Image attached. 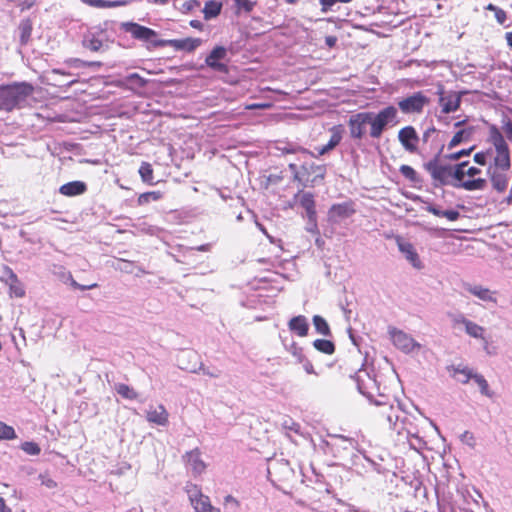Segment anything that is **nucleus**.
Returning <instances> with one entry per match:
<instances>
[{
    "mask_svg": "<svg viewBox=\"0 0 512 512\" xmlns=\"http://www.w3.org/2000/svg\"><path fill=\"white\" fill-rule=\"evenodd\" d=\"M400 122L398 110L393 105H388L377 113L359 112L348 120V127L352 139L361 140L367 134L366 126H369L368 134L372 139H379L389 127H394Z\"/></svg>",
    "mask_w": 512,
    "mask_h": 512,
    "instance_id": "nucleus-1",
    "label": "nucleus"
},
{
    "mask_svg": "<svg viewBox=\"0 0 512 512\" xmlns=\"http://www.w3.org/2000/svg\"><path fill=\"white\" fill-rule=\"evenodd\" d=\"M488 142L495 147V155L487 173L493 189L502 193L508 186L507 172L511 168L510 148L503 133L496 125L489 126Z\"/></svg>",
    "mask_w": 512,
    "mask_h": 512,
    "instance_id": "nucleus-2",
    "label": "nucleus"
},
{
    "mask_svg": "<svg viewBox=\"0 0 512 512\" xmlns=\"http://www.w3.org/2000/svg\"><path fill=\"white\" fill-rule=\"evenodd\" d=\"M34 92L33 85L20 82L0 87V110L20 108Z\"/></svg>",
    "mask_w": 512,
    "mask_h": 512,
    "instance_id": "nucleus-3",
    "label": "nucleus"
},
{
    "mask_svg": "<svg viewBox=\"0 0 512 512\" xmlns=\"http://www.w3.org/2000/svg\"><path fill=\"white\" fill-rule=\"evenodd\" d=\"M424 168L429 172L435 185H451L458 188V181L461 180L462 171L456 165H444L434 158L424 164Z\"/></svg>",
    "mask_w": 512,
    "mask_h": 512,
    "instance_id": "nucleus-4",
    "label": "nucleus"
},
{
    "mask_svg": "<svg viewBox=\"0 0 512 512\" xmlns=\"http://www.w3.org/2000/svg\"><path fill=\"white\" fill-rule=\"evenodd\" d=\"M289 169L294 173V180L305 187H315L323 182L326 175L325 165L305 164L297 169V165L291 163Z\"/></svg>",
    "mask_w": 512,
    "mask_h": 512,
    "instance_id": "nucleus-5",
    "label": "nucleus"
},
{
    "mask_svg": "<svg viewBox=\"0 0 512 512\" xmlns=\"http://www.w3.org/2000/svg\"><path fill=\"white\" fill-rule=\"evenodd\" d=\"M457 166H459L462 171L461 180L458 181V188L466 191H478L486 188V179L481 177L476 178L477 175L481 174L479 168L470 166L468 161L458 163Z\"/></svg>",
    "mask_w": 512,
    "mask_h": 512,
    "instance_id": "nucleus-6",
    "label": "nucleus"
},
{
    "mask_svg": "<svg viewBox=\"0 0 512 512\" xmlns=\"http://www.w3.org/2000/svg\"><path fill=\"white\" fill-rule=\"evenodd\" d=\"M123 29L127 33L131 34V36L134 39L145 42L149 48L150 47H153V48L163 47V46L167 45L166 40H161V39L157 38L158 34L155 30L148 28L146 26H142L138 23H135V22L124 23Z\"/></svg>",
    "mask_w": 512,
    "mask_h": 512,
    "instance_id": "nucleus-7",
    "label": "nucleus"
},
{
    "mask_svg": "<svg viewBox=\"0 0 512 512\" xmlns=\"http://www.w3.org/2000/svg\"><path fill=\"white\" fill-rule=\"evenodd\" d=\"M467 91H446L442 84L437 87L438 103L442 114H450L456 112L462 102V97Z\"/></svg>",
    "mask_w": 512,
    "mask_h": 512,
    "instance_id": "nucleus-8",
    "label": "nucleus"
},
{
    "mask_svg": "<svg viewBox=\"0 0 512 512\" xmlns=\"http://www.w3.org/2000/svg\"><path fill=\"white\" fill-rule=\"evenodd\" d=\"M429 103V97L422 91H417L407 97L401 98L397 102V105L403 114L420 115Z\"/></svg>",
    "mask_w": 512,
    "mask_h": 512,
    "instance_id": "nucleus-9",
    "label": "nucleus"
},
{
    "mask_svg": "<svg viewBox=\"0 0 512 512\" xmlns=\"http://www.w3.org/2000/svg\"><path fill=\"white\" fill-rule=\"evenodd\" d=\"M186 492L195 512H221L219 508L212 505L210 498L202 493L198 485L188 484Z\"/></svg>",
    "mask_w": 512,
    "mask_h": 512,
    "instance_id": "nucleus-10",
    "label": "nucleus"
},
{
    "mask_svg": "<svg viewBox=\"0 0 512 512\" xmlns=\"http://www.w3.org/2000/svg\"><path fill=\"white\" fill-rule=\"evenodd\" d=\"M448 370L452 377H456L458 373L464 374V378H458L460 383L467 384L471 379H473L478 384L483 395L489 398L493 396V392L489 389L487 380L481 374L473 373V371L466 366L461 367L452 365L448 367Z\"/></svg>",
    "mask_w": 512,
    "mask_h": 512,
    "instance_id": "nucleus-11",
    "label": "nucleus"
},
{
    "mask_svg": "<svg viewBox=\"0 0 512 512\" xmlns=\"http://www.w3.org/2000/svg\"><path fill=\"white\" fill-rule=\"evenodd\" d=\"M227 56V50L223 46H216L212 49V51L205 58V64L211 68L213 71L228 74L229 67L226 63H223L222 60Z\"/></svg>",
    "mask_w": 512,
    "mask_h": 512,
    "instance_id": "nucleus-12",
    "label": "nucleus"
},
{
    "mask_svg": "<svg viewBox=\"0 0 512 512\" xmlns=\"http://www.w3.org/2000/svg\"><path fill=\"white\" fill-rule=\"evenodd\" d=\"M398 140L406 151L410 153L417 151L419 136L413 126L409 125L400 129L398 132Z\"/></svg>",
    "mask_w": 512,
    "mask_h": 512,
    "instance_id": "nucleus-13",
    "label": "nucleus"
},
{
    "mask_svg": "<svg viewBox=\"0 0 512 512\" xmlns=\"http://www.w3.org/2000/svg\"><path fill=\"white\" fill-rule=\"evenodd\" d=\"M3 278L9 286V293L11 297L23 298L25 296L24 286L10 267L5 266L3 268Z\"/></svg>",
    "mask_w": 512,
    "mask_h": 512,
    "instance_id": "nucleus-14",
    "label": "nucleus"
},
{
    "mask_svg": "<svg viewBox=\"0 0 512 512\" xmlns=\"http://www.w3.org/2000/svg\"><path fill=\"white\" fill-rule=\"evenodd\" d=\"M183 459L195 476L205 472L207 465L201 459V451L199 448L186 452L183 455Z\"/></svg>",
    "mask_w": 512,
    "mask_h": 512,
    "instance_id": "nucleus-15",
    "label": "nucleus"
},
{
    "mask_svg": "<svg viewBox=\"0 0 512 512\" xmlns=\"http://www.w3.org/2000/svg\"><path fill=\"white\" fill-rule=\"evenodd\" d=\"M396 243L399 250L405 255V258L412 264L414 268H423L420 257L412 243L405 241L402 237L399 236L396 238Z\"/></svg>",
    "mask_w": 512,
    "mask_h": 512,
    "instance_id": "nucleus-16",
    "label": "nucleus"
},
{
    "mask_svg": "<svg viewBox=\"0 0 512 512\" xmlns=\"http://www.w3.org/2000/svg\"><path fill=\"white\" fill-rule=\"evenodd\" d=\"M355 212L354 203L352 201H347L333 204L328 214L330 220L338 221L352 216Z\"/></svg>",
    "mask_w": 512,
    "mask_h": 512,
    "instance_id": "nucleus-17",
    "label": "nucleus"
},
{
    "mask_svg": "<svg viewBox=\"0 0 512 512\" xmlns=\"http://www.w3.org/2000/svg\"><path fill=\"white\" fill-rule=\"evenodd\" d=\"M454 324H462L465 327L466 333L477 339H484L485 329L477 323L465 318L462 315H458L453 319Z\"/></svg>",
    "mask_w": 512,
    "mask_h": 512,
    "instance_id": "nucleus-18",
    "label": "nucleus"
},
{
    "mask_svg": "<svg viewBox=\"0 0 512 512\" xmlns=\"http://www.w3.org/2000/svg\"><path fill=\"white\" fill-rule=\"evenodd\" d=\"M168 418H169V414H168L166 408L162 404H160L156 407L151 406L146 413L147 421L150 423L159 425V426L167 425Z\"/></svg>",
    "mask_w": 512,
    "mask_h": 512,
    "instance_id": "nucleus-19",
    "label": "nucleus"
},
{
    "mask_svg": "<svg viewBox=\"0 0 512 512\" xmlns=\"http://www.w3.org/2000/svg\"><path fill=\"white\" fill-rule=\"evenodd\" d=\"M299 198L300 205L305 209L310 221L316 220V209L314 195L310 192L299 191L295 195V199Z\"/></svg>",
    "mask_w": 512,
    "mask_h": 512,
    "instance_id": "nucleus-20",
    "label": "nucleus"
},
{
    "mask_svg": "<svg viewBox=\"0 0 512 512\" xmlns=\"http://www.w3.org/2000/svg\"><path fill=\"white\" fill-rule=\"evenodd\" d=\"M343 127L342 125H335L330 129L331 137L328 143L317 149L318 155L322 156L329 151L333 150L336 146H338L342 140L343 136Z\"/></svg>",
    "mask_w": 512,
    "mask_h": 512,
    "instance_id": "nucleus-21",
    "label": "nucleus"
},
{
    "mask_svg": "<svg viewBox=\"0 0 512 512\" xmlns=\"http://www.w3.org/2000/svg\"><path fill=\"white\" fill-rule=\"evenodd\" d=\"M289 330L295 333L299 337H305L308 335L309 323L307 318L303 315L292 317L288 322Z\"/></svg>",
    "mask_w": 512,
    "mask_h": 512,
    "instance_id": "nucleus-22",
    "label": "nucleus"
},
{
    "mask_svg": "<svg viewBox=\"0 0 512 512\" xmlns=\"http://www.w3.org/2000/svg\"><path fill=\"white\" fill-rule=\"evenodd\" d=\"M87 185L82 181H72L63 184L59 188V192L67 197H74L85 193Z\"/></svg>",
    "mask_w": 512,
    "mask_h": 512,
    "instance_id": "nucleus-23",
    "label": "nucleus"
},
{
    "mask_svg": "<svg viewBox=\"0 0 512 512\" xmlns=\"http://www.w3.org/2000/svg\"><path fill=\"white\" fill-rule=\"evenodd\" d=\"M391 339L393 344L403 351H410L414 346L413 339L402 331H392Z\"/></svg>",
    "mask_w": 512,
    "mask_h": 512,
    "instance_id": "nucleus-24",
    "label": "nucleus"
},
{
    "mask_svg": "<svg viewBox=\"0 0 512 512\" xmlns=\"http://www.w3.org/2000/svg\"><path fill=\"white\" fill-rule=\"evenodd\" d=\"M465 289L475 297L488 302L496 303V298L494 297L495 292L490 291L488 288L482 287L480 285H465Z\"/></svg>",
    "mask_w": 512,
    "mask_h": 512,
    "instance_id": "nucleus-25",
    "label": "nucleus"
},
{
    "mask_svg": "<svg viewBox=\"0 0 512 512\" xmlns=\"http://www.w3.org/2000/svg\"><path fill=\"white\" fill-rule=\"evenodd\" d=\"M201 43L202 41L199 38H185L167 41V44H170L175 49L185 50L187 52L194 51L197 47L201 45Z\"/></svg>",
    "mask_w": 512,
    "mask_h": 512,
    "instance_id": "nucleus-26",
    "label": "nucleus"
},
{
    "mask_svg": "<svg viewBox=\"0 0 512 512\" xmlns=\"http://www.w3.org/2000/svg\"><path fill=\"white\" fill-rule=\"evenodd\" d=\"M84 4L96 7V8H115L127 5V0H115V1H107V0H80Z\"/></svg>",
    "mask_w": 512,
    "mask_h": 512,
    "instance_id": "nucleus-27",
    "label": "nucleus"
},
{
    "mask_svg": "<svg viewBox=\"0 0 512 512\" xmlns=\"http://www.w3.org/2000/svg\"><path fill=\"white\" fill-rule=\"evenodd\" d=\"M82 45L92 52H99L103 47V41L96 34L88 33L84 36Z\"/></svg>",
    "mask_w": 512,
    "mask_h": 512,
    "instance_id": "nucleus-28",
    "label": "nucleus"
},
{
    "mask_svg": "<svg viewBox=\"0 0 512 512\" xmlns=\"http://www.w3.org/2000/svg\"><path fill=\"white\" fill-rule=\"evenodd\" d=\"M222 4L215 0H209L205 3L203 13L205 19H211L218 16L221 12Z\"/></svg>",
    "mask_w": 512,
    "mask_h": 512,
    "instance_id": "nucleus-29",
    "label": "nucleus"
},
{
    "mask_svg": "<svg viewBox=\"0 0 512 512\" xmlns=\"http://www.w3.org/2000/svg\"><path fill=\"white\" fill-rule=\"evenodd\" d=\"M473 133V128H467L457 131L450 142L448 143V148L452 149L459 144H461L463 141L468 140Z\"/></svg>",
    "mask_w": 512,
    "mask_h": 512,
    "instance_id": "nucleus-30",
    "label": "nucleus"
},
{
    "mask_svg": "<svg viewBox=\"0 0 512 512\" xmlns=\"http://www.w3.org/2000/svg\"><path fill=\"white\" fill-rule=\"evenodd\" d=\"M20 30V43L26 45L31 38L32 22L30 19L22 20L19 25Z\"/></svg>",
    "mask_w": 512,
    "mask_h": 512,
    "instance_id": "nucleus-31",
    "label": "nucleus"
},
{
    "mask_svg": "<svg viewBox=\"0 0 512 512\" xmlns=\"http://www.w3.org/2000/svg\"><path fill=\"white\" fill-rule=\"evenodd\" d=\"M495 155V147L492 145L491 148L486 149L485 151H480L474 154L473 160L475 163L481 166H485L487 164L488 158L494 161Z\"/></svg>",
    "mask_w": 512,
    "mask_h": 512,
    "instance_id": "nucleus-32",
    "label": "nucleus"
},
{
    "mask_svg": "<svg viewBox=\"0 0 512 512\" xmlns=\"http://www.w3.org/2000/svg\"><path fill=\"white\" fill-rule=\"evenodd\" d=\"M313 346L318 351H320V352H322L324 354H327V355H331L335 351L334 343L332 341H330V340H327V339H316L313 342Z\"/></svg>",
    "mask_w": 512,
    "mask_h": 512,
    "instance_id": "nucleus-33",
    "label": "nucleus"
},
{
    "mask_svg": "<svg viewBox=\"0 0 512 512\" xmlns=\"http://www.w3.org/2000/svg\"><path fill=\"white\" fill-rule=\"evenodd\" d=\"M313 325H314L317 333L324 335V336L330 335V333H331L330 327H329L327 321L322 316L315 315L313 317Z\"/></svg>",
    "mask_w": 512,
    "mask_h": 512,
    "instance_id": "nucleus-34",
    "label": "nucleus"
},
{
    "mask_svg": "<svg viewBox=\"0 0 512 512\" xmlns=\"http://www.w3.org/2000/svg\"><path fill=\"white\" fill-rule=\"evenodd\" d=\"M115 389H116L117 393L125 399L135 400L138 397L137 392L133 388L128 386L127 384H123V383L117 384L115 386Z\"/></svg>",
    "mask_w": 512,
    "mask_h": 512,
    "instance_id": "nucleus-35",
    "label": "nucleus"
},
{
    "mask_svg": "<svg viewBox=\"0 0 512 512\" xmlns=\"http://www.w3.org/2000/svg\"><path fill=\"white\" fill-rule=\"evenodd\" d=\"M400 173L404 178L409 180L412 183H418L420 182V178L418 176V173L415 171V169L409 165H401L399 168Z\"/></svg>",
    "mask_w": 512,
    "mask_h": 512,
    "instance_id": "nucleus-36",
    "label": "nucleus"
},
{
    "mask_svg": "<svg viewBox=\"0 0 512 512\" xmlns=\"http://www.w3.org/2000/svg\"><path fill=\"white\" fill-rule=\"evenodd\" d=\"M486 10L492 11L494 13V17L498 24L504 25L507 21V13L502 8L489 3L487 6H485Z\"/></svg>",
    "mask_w": 512,
    "mask_h": 512,
    "instance_id": "nucleus-37",
    "label": "nucleus"
},
{
    "mask_svg": "<svg viewBox=\"0 0 512 512\" xmlns=\"http://www.w3.org/2000/svg\"><path fill=\"white\" fill-rule=\"evenodd\" d=\"M161 197H162V194L159 191L145 192V193H142L139 195V197L137 199V203L139 206H143V205L148 204L151 201H157Z\"/></svg>",
    "mask_w": 512,
    "mask_h": 512,
    "instance_id": "nucleus-38",
    "label": "nucleus"
},
{
    "mask_svg": "<svg viewBox=\"0 0 512 512\" xmlns=\"http://www.w3.org/2000/svg\"><path fill=\"white\" fill-rule=\"evenodd\" d=\"M125 82L132 87L143 88L147 85L148 81L141 77L138 73H132L125 77Z\"/></svg>",
    "mask_w": 512,
    "mask_h": 512,
    "instance_id": "nucleus-39",
    "label": "nucleus"
},
{
    "mask_svg": "<svg viewBox=\"0 0 512 512\" xmlns=\"http://www.w3.org/2000/svg\"><path fill=\"white\" fill-rule=\"evenodd\" d=\"M139 174L144 182L152 183L153 180V168L150 163L142 162L139 168Z\"/></svg>",
    "mask_w": 512,
    "mask_h": 512,
    "instance_id": "nucleus-40",
    "label": "nucleus"
},
{
    "mask_svg": "<svg viewBox=\"0 0 512 512\" xmlns=\"http://www.w3.org/2000/svg\"><path fill=\"white\" fill-rule=\"evenodd\" d=\"M15 438L16 433L14 428L0 421V439L12 440Z\"/></svg>",
    "mask_w": 512,
    "mask_h": 512,
    "instance_id": "nucleus-41",
    "label": "nucleus"
},
{
    "mask_svg": "<svg viewBox=\"0 0 512 512\" xmlns=\"http://www.w3.org/2000/svg\"><path fill=\"white\" fill-rule=\"evenodd\" d=\"M66 64L70 67L80 68L84 66L88 67H100L102 65L101 62H86L78 58H70L66 61Z\"/></svg>",
    "mask_w": 512,
    "mask_h": 512,
    "instance_id": "nucleus-42",
    "label": "nucleus"
},
{
    "mask_svg": "<svg viewBox=\"0 0 512 512\" xmlns=\"http://www.w3.org/2000/svg\"><path fill=\"white\" fill-rule=\"evenodd\" d=\"M41 484L49 489H54L58 486L57 482L50 476L49 473H41L39 475Z\"/></svg>",
    "mask_w": 512,
    "mask_h": 512,
    "instance_id": "nucleus-43",
    "label": "nucleus"
},
{
    "mask_svg": "<svg viewBox=\"0 0 512 512\" xmlns=\"http://www.w3.org/2000/svg\"><path fill=\"white\" fill-rule=\"evenodd\" d=\"M21 448L29 455H38L41 452L39 445L35 442H24Z\"/></svg>",
    "mask_w": 512,
    "mask_h": 512,
    "instance_id": "nucleus-44",
    "label": "nucleus"
},
{
    "mask_svg": "<svg viewBox=\"0 0 512 512\" xmlns=\"http://www.w3.org/2000/svg\"><path fill=\"white\" fill-rule=\"evenodd\" d=\"M283 153H286V154H295V153H307L309 154L310 156H315L312 152L308 151L307 149L301 147V146H293V145H288L284 148L281 149Z\"/></svg>",
    "mask_w": 512,
    "mask_h": 512,
    "instance_id": "nucleus-45",
    "label": "nucleus"
},
{
    "mask_svg": "<svg viewBox=\"0 0 512 512\" xmlns=\"http://www.w3.org/2000/svg\"><path fill=\"white\" fill-rule=\"evenodd\" d=\"M352 1L353 0H320L321 11H329L332 8V6H334L336 3H350Z\"/></svg>",
    "mask_w": 512,
    "mask_h": 512,
    "instance_id": "nucleus-46",
    "label": "nucleus"
},
{
    "mask_svg": "<svg viewBox=\"0 0 512 512\" xmlns=\"http://www.w3.org/2000/svg\"><path fill=\"white\" fill-rule=\"evenodd\" d=\"M502 131H503L506 139L509 140L510 142H512V120L511 119H507V120L503 121Z\"/></svg>",
    "mask_w": 512,
    "mask_h": 512,
    "instance_id": "nucleus-47",
    "label": "nucleus"
},
{
    "mask_svg": "<svg viewBox=\"0 0 512 512\" xmlns=\"http://www.w3.org/2000/svg\"><path fill=\"white\" fill-rule=\"evenodd\" d=\"M70 280H71L70 284H71V286H72L73 288H75V289H79V290H82V291H84V290H90V289H94V288H97V287H98V284H97V283H92V284H89V285H81V284H79L78 282H76V281L72 278V276H70Z\"/></svg>",
    "mask_w": 512,
    "mask_h": 512,
    "instance_id": "nucleus-48",
    "label": "nucleus"
},
{
    "mask_svg": "<svg viewBox=\"0 0 512 512\" xmlns=\"http://www.w3.org/2000/svg\"><path fill=\"white\" fill-rule=\"evenodd\" d=\"M272 107V103H253L245 105L244 109L246 110H256V109H269Z\"/></svg>",
    "mask_w": 512,
    "mask_h": 512,
    "instance_id": "nucleus-49",
    "label": "nucleus"
},
{
    "mask_svg": "<svg viewBox=\"0 0 512 512\" xmlns=\"http://www.w3.org/2000/svg\"><path fill=\"white\" fill-rule=\"evenodd\" d=\"M239 8H243L245 11L250 12L253 9V3L250 0H235Z\"/></svg>",
    "mask_w": 512,
    "mask_h": 512,
    "instance_id": "nucleus-50",
    "label": "nucleus"
},
{
    "mask_svg": "<svg viewBox=\"0 0 512 512\" xmlns=\"http://www.w3.org/2000/svg\"><path fill=\"white\" fill-rule=\"evenodd\" d=\"M443 217L449 221H456L460 217V213L457 210H446L443 213Z\"/></svg>",
    "mask_w": 512,
    "mask_h": 512,
    "instance_id": "nucleus-51",
    "label": "nucleus"
},
{
    "mask_svg": "<svg viewBox=\"0 0 512 512\" xmlns=\"http://www.w3.org/2000/svg\"><path fill=\"white\" fill-rule=\"evenodd\" d=\"M37 0H18V6L21 9V11L30 9Z\"/></svg>",
    "mask_w": 512,
    "mask_h": 512,
    "instance_id": "nucleus-52",
    "label": "nucleus"
},
{
    "mask_svg": "<svg viewBox=\"0 0 512 512\" xmlns=\"http://www.w3.org/2000/svg\"><path fill=\"white\" fill-rule=\"evenodd\" d=\"M224 504L225 505H232L235 509H238L240 507V502L233 497L232 495H227L224 498Z\"/></svg>",
    "mask_w": 512,
    "mask_h": 512,
    "instance_id": "nucleus-53",
    "label": "nucleus"
},
{
    "mask_svg": "<svg viewBox=\"0 0 512 512\" xmlns=\"http://www.w3.org/2000/svg\"><path fill=\"white\" fill-rule=\"evenodd\" d=\"M473 150V147L469 148V149H463L461 151H458L456 153H453L451 156H450V159L452 160H458L460 159L461 157L463 156H467L471 153V151Z\"/></svg>",
    "mask_w": 512,
    "mask_h": 512,
    "instance_id": "nucleus-54",
    "label": "nucleus"
},
{
    "mask_svg": "<svg viewBox=\"0 0 512 512\" xmlns=\"http://www.w3.org/2000/svg\"><path fill=\"white\" fill-rule=\"evenodd\" d=\"M425 210L437 217H443V213L444 211L438 209L437 207H435L434 205L432 204H429L426 206Z\"/></svg>",
    "mask_w": 512,
    "mask_h": 512,
    "instance_id": "nucleus-55",
    "label": "nucleus"
},
{
    "mask_svg": "<svg viewBox=\"0 0 512 512\" xmlns=\"http://www.w3.org/2000/svg\"><path fill=\"white\" fill-rule=\"evenodd\" d=\"M337 37L334 35H328L325 37V43L329 48H333L337 43Z\"/></svg>",
    "mask_w": 512,
    "mask_h": 512,
    "instance_id": "nucleus-56",
    "label": "nucleus"
},
{
    "mask_svg": "<svg viewBox=\"0 0 512 512\" xmlns=\"http://www.w3.org/2000/svg\"><path fill=\"white\" fill-rule=\"evenodd\" d=\"M303 367L307 374H316L314 366L309 360H305Z\"/></svg>",
    "mask_w": 512,
    "mask_h": 512,
    "instance_id": "nucleus-57",
    "label": "nucleus"
},
{
    "mask_svg": "<svg viewBox=\"0 0 512 512\" xmlns=\"http://www.w3.org/2000/svg\"><path fill=\"white\" fill-rule=\"evenodd\" d=\"M190 26L195 28V29H197V30H202L203 29V24L199 20H191L190 21Z\"/></svg>",
    "mask_w": 512,
    "mask_h": 512,
    "instance_id": "nucleus-58",
    "label": "nucleus"
},
{
    "mask_svg": "<svg viewBox=\"0 0 512 512\" xmlns=\"http://www.w3.org/2000/svg\"><path fill=\"white\" fill-rule=\"evenodd\" d=\"M0 512H11L10 508L7 507L5 500L0 497Z\"/></svg>",
    "mask_w": 512,
    "mask_h": 512,
    "instance_id": "nucleus-59",
    "label": "nucleus"
},
{
    "mask_svg": "<svg viewBox=\"0 0 512 512\" xmlns=\"http://www.w3.org/2000/svg\"><path fill=\"white\" fill-rule=\"evenodd\" d=\"M202 370H203V373H204V374H206V375H208V376H210V377H214V378H216V377H219V375H220V372H219V371H217V372L206 371L204 368H202Z\"/></svg>",
    "mask_w": 512,
    "mask_h": 512,
    "instance_id": "nucleus-60",
    "label": "nucleus"
},
{
    "mask_svg": "<svg viewBox=\"0 0 512 512\" xmlns=\"http://www.w3.org/2000/svg\"><path fill=\"white\" fill-rule=\"evenodd\" d=\"M193 357L195 358V357H197V355H196V353L191 352V351H186L182 355V359L183 358H193Z\"/></svg>",
    "mask_w": 512,
    "mask_h": 512,
    "instance_id": "nucleus-61",
    "label": "nucleus"
},
{
    "mask_svg": "<svg viewBox=\"0 0 512 512\" xmlns=\"http://www.w3.org/2000/svg\"><path fill=\"white\" fill-rule=\"evenodd\" d=\"M505 38L507 40V44L512 47V32H507L505 34Z\"/></svg>",
    "mask_w": 512,
    "mask_h": 512,
    "instance_id": "nucleus-62",
    "label": "nucleus"
},
{
    "mask_svg": "<svg viewBox=\"0 0 512 512\" xmlns=\"http://www.w3.org/2000/svg\"><path fill=\"white\" fill-rule=\"evenodd\" d=\"M467 122V119H464V120H461V121H458L454 124L455 127H460L462 125H464L465 123Z\"/></svg>",
    "mask_w": 512,
    "mask_h": 512,
    "instance_id": "nucleus-63",
    "label": "nucleus"
},
{
    "mask_svg": "<svg viewBox=\"0 0 512 512\" xmlns=\"http://www.w3.org/2000/svg\"><path fill=\"white\" fill-rule=\"evenodd\" d=\"M154 2L157 3V4H162L163 5V4L167 3L168 0H154Z\"/></svg>",
    "mask_w": 512,
    "mask_h": 512,
    "instance_id": "nucleus-64",
    "label": "nucleus"
}]
</instances>
